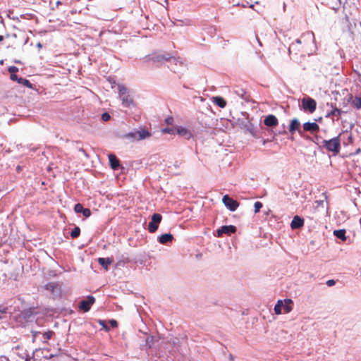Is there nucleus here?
<instances>
[{
	"instance_id": "1",
	"label": "nucleus",
	"mask_w": 361,
	"mask_h": 361,
	"mask_svg": "<svg viewBox=\"0 0 361 361\" xmlns=\"http://www.w3.org/2000/svg\"><path fill=\"white\" fill-rule=\"evenodd\" d=\"M340 135L330 140H323L322 142V147L328 152H331L335 155L338 154L341 150Z\"/></svg>"
},
{
	"instance_id": "2",
	"label": "nucleus",
	"mask_w": 361,
	"mask_h": 361,
	"mask_svg": "<svg viewBox=\"0 0 361 361\" xmlns=\"http://www.w3.org/2000/svg\"><path fill=\"white\" fill-rule=\"evenodd\" d=\"M151 136V133L145 128H140L134 132H130L124 135L126 138L130 139L131 141H140Z\"/></svg>"
},
{
	"instance_id": "3",
	"label": "nucleus",
	"mask_w": 361,
	"mask_h": 361,
	"mask_svg": "<svg viewBox=\"0 0 361 361\" xmlns=\"http://www.w3.org/2000/svg\"><path fill=\"white\" fill-rule=\"evenodd\" d=\"M118 94L119 97L122 100V104L126 107H130L134 106L135 103L132 97L128 94V90L123 85H118Z\"/></svg>"
},
{
	"instance_id": "4",
	"label": "nucleus",
	"mask_w": 361,
	"mask_h": 361,
	"mask_svg": "<svg viewBox=\"0 0 361 361\" xmlns=\"http://www.w3.org/2000/svg\"><path fill=\"white\" fill-rule=\"evenodd\" d=\"M172 58V56L169 54H162L160 53H154L151 55H149L146 57L147 61H152L154 63H162L164 61H169Z\"/></svg>"
},
{
	"instance_id": "5",
	"label": "nucleus",
	"mask_w": 361,
	"mask_h": 361,
	"mask_svg": "<svg viewBox=\"0 0 361 361\" xmlns=\"http://www.w3.org/2000/svg\"><path fill=\"white\" fill-rule=\"evenodd\" d=\"M302 106L305 111L313 113L316 110L317 102L314 99L307 97L302 99Z\"/></svg>"
},
{
	"instance_id": "6",
	"label": "nucleus",
	"mask_w": 361,
	"mask_h": 361,
	"mask_svg": "<svg viewBox=\"0 0 361 361\" xmlns=\"http://www.w3.org/2000/svg\"><path fill=\"white\" fill-rule=\"evenodd\" d=\"M162 216L160 214L155 213L152 216V220L148 224V231L150 233L157 231L159 227V224L161 221Z\"/></svg>"
},
{
	"instance_id": "7",
	"label": "nucleus",
	"mask_w": 361,
	"mask_h": 361,
	"mask_svg": "<svg viewBox=\"0 0 361 361\" xmlns=\"http://www.w3.org/2000/svg\"><path fill=\"white\" fill-rule=\"evenodd\" d=\"M95 302L94 297L88 295L85 300H82L79 302V308L84 312H88L91 306Z\"/></svg>"
},
{
	"instance_id": "8",
	"label": "nucleus",
	"mask_w": 361,
	"mask_h": 361,
	"mask_svg": "<svg viewBox=\"0 0 361 361\" xmlns=\"http://www.w3.org/2000/svg\"><path fill=\"white\" fill-rule=\"evenodd\" d=\"M222 201H223L224 204L231 211H235L239 206V203L236 200H234L233 198L230 197L227 195H226L223 197Z\"/></svg>"
},
{
	"instance_id": "9",
	"label": "nucleus",
	"mask_w": 361,
	"mask_h": 361,
	"mask_svg": "<svg viewBox=\"0 0 361 361\" xmlns=\"http://www.w3.org/2000/svg\"><path fill=\"white\" fill-rule=\"evenodd\" d=\"M236 232V227L233 225L223 226L216 231L217 236L221 237L223 234L231 235Z\"/></svg>"
},
{
	"instance_id": "10",
	"label": "nucleus",
	"mask_w": 361,
	"mask_h": 361,
	"mask_svg": "<svg viewBox=\"0 0 361 361\" xmlns=\"http://www.w3.org/2000/svg\"><path fill=\"white\" fill-rule=\"evenodd\" d=\"M303 129L305 131H307L311 133H314L319 130V126L315 122H306L303 124Z\"/></svg>"
},
{
	"instance_id": "11",
	"label": "nucleus",
	"mask_w": 361,
	"mask_h": 361,
	"mask_svg": "<svg viewBox=\"0 0 361 361\" xmlns=\"http://www.w3.org/2000/svg\"><path fill=\"white\" fill-rule=\"evenodd\" d=\"M15 350L16 355L20 358L19 360L17 359L16 361H30L31 358L27 357L25 350H24L23 348L18 345L15 348Z\"/></svg>"
},
{
	"instance_id": "12",
	"label": "nucleus",
	"mask_w": 361,
	"mask_h": 361,
	"mask_svg": "<svg viewBox=\"0 0 361 361\" xmlns=\"http://www.w3.org/2000/svg\"><path fill=\"white\" fill-rule=\"evenodd\" d=\"M305 221L299 216H295L290 223L292 229L300 228L304 226Z\"/></svg>"
},
{
	"instance_id": "13",
	"label": "nucleus",
	"mask_w": 361,
	"mask_h": 361,
	"mask_svg": "<svg viewBox=\"0 0 361 361\" xmlns=\"http://www.w3.org/2000/svg\"><path fill=\"white\" fill-rule=\"evenodd\" d=\"M264 123L265 126L269 127H275L278 125L279 121L274 115L270 114L265 118Z\"/></svg>"
},
{
	"instance_id": "14",
	"label": "nucleus",
	"mask_w": 361,
	"mask_h": 361,
	"mask_svg": "<svg viewBox=\"0 0 361 361\" xmlns=\"http://www.w3.org/2000/svg\"><path fill=\"white\" fill-rule=\"evenodd\" d=\"M300 124L298 119L294 118V119L291 120L290 126H289V129H288L289 132L293 135L297 130V131H298V133L300 135H302V132L300 129Z\"/></svg>"
},
{
	"instance_id": "15",
	"label": "nucleus",
	"mask_w": 361,
	"mask_h": 361,
	"mask_svg": "<svg viewBox=\"0 0 361 361\" xmlns=\"http://www.w3.org/2000/svg\"><path fill=\"white\" fill-rule=\"evenodd\" d=\"M109 164H110V166L112 169L116 170L118 169V167L120 166V162H119V160L116 157V155H114L113 154H110L109 155Z\"/></svg>"
},
{
	"instance_id": "16",
	"label": "nucleus",
	"mask_w": 361,
	"mask_h": 361,
	"mask_svg": "<svg viewBox=\"0 0 361 361\" xmlns=\"http://www.w3.org/2000/svg\"><path fill=\"white\" fill-rule=\"evenodd\" d=\"M173 240V235L171 233H165L160 235L158 238V241L161 244H166L167 243L172 242Z\"/></svg>"
},
{
	"instance_id": "17",
	"label": "nucleus",
	"mask_w": 361,
	"mask_h": 361,
	"mask_svg": "<svg viewBox=\"0 0 361 361\" xmlns=\"http://www.w3.org/2000/svg\"><path fill=\"white\" fill-rule=\"evenodd\" d=\"M342 113L343 111L341 109L335 107L326 114V117L333 118L334 116H336L337 119H338L341 117Z\"/></svg>"
},
{
	"instance_id": "18",
	"label": "nucleus",
	"mask_w": 361,
	"mask_h": 361,
	"mask_svg": "<svg viewBox=\"0 0 361 361\" xmlns=\"http://www.w3.org/2000/svg\"><path fill=\"white\" fill-rule=\"evenodd\" d=\"M112 259H111L110 258L100 257L98 259L99 264L106 270L108 269L109 265H110L112 263Z\"/></svg>"
},
{
	"instance_id": "19",
	"label": "nucleus",
	"mask_w": 361,
	"mask_h": 361,
	"mask_svg": "<svg viewBox=\"0 0 361 361\" xmlns=\"http://www.w3.org/2000/svg\"><path fill=\"white\" fill-rule=\"evenodd\" d=\"M213 102L220 108H224L226 106V101L221 97H213Z\"/></svg>"
},
{
	"instance_id": "20",
	"label": "nucleus",
	"mask_w": 361,
	"mask_h": 361,
	"mask_svg": "<svg viewBox=\"0 0 361 361\" xmlns=\"http://www.w3.org/2000/svg\"><path fill=\"white\" fill-rule=\"evenodd\" d=\"M345 233V229L335 230L334 231V235L343 241H345L346 240Z\"/></svg>"
},
{
	"instance_id": "21",
	"label": "nucleus",
	"mask_w": 361,
	"mask_h": 361,
	"mask_svg": "<svg viewBox=\"0 0 361 361\" xmlns=\"http://www.w3.org/2000/svg\"><path fill=\"white\" fill-rule=\"evenodd\" d=\"M55 336V332L51 330H49L42 334V336L44 339V343H47L48 340L52 338Z\"/></svg>"
},
{
	"instance_id": "22",
	"label": "nucleus",
	"mask_w": 361,
	"mask_h": 361,
	"mask_svg": "<svg viewBox=\"0 0 361 361\" xmlns=\"http://www.w3.org/2000/svg\"><path fill=\"white\" fill-rule=\"evenodd\" d=\"M18 83L22 84L24 86L29 87L30 89H33V86H32V83L30 82V80H28L25 78H20L18 80Z\"/></svg>"
},
{
	"instance_id": "23",
	"label": "nucleus",
	"mask_w": 361,
	"mask_h": 361,
	"mask_svg": "<svg viewBox=\"0 0 361 361\" xmlns=\"http://www.w3.org/2000/svg\"><path fill=\"white\" fill-rule=\"evenodd\" d=\"M178 133L182 136L190 137L191 136V133L185 128H181L178 129Z\"/></svg>"
},
{
	"instance_id": "24",
	"label": "nucleus",
	"mask_w": 361,
	"mask_h": 361,
	"mask_svg": "<svg viewBox=\"0 0 361 361\" xmlns=\"http://www.w3.org/2000/svg\"><path fill=\"white\" fill-rule=\"evenodd\" d=\"M286 305H283V308L286 313L290 312L292 310V307L290 305L292 303V300L290 299H286L284 300Z\"/></svg>"
},
{
	"instance_id": "25",
	"label": "nucleus",
	"mask_w": 361,
	"mask_h": 361,
	"mask_svg": "<svg viewBox=\"0 0 361 361\" xmlns=\"http://www.w3.org/2000/svg\"><path fill=\"white\" fill-rule=\"evenodd\" d=\"M283 306V301L279 300L274 307V312L276 314L281 313V308Z\"/></svg>"
},
{
	"instance_id": "26",
	"label": "nucleus",
	"mask_w": 361,
	"mask_h": 361,
	"mask_svg": "<svg viewBox=\"0 0 361 361\" xmlns=\"http://www.w3.org/2000/svg\"><path fill=\"white\" fill-rule=\"evenodd\" d=\"M80 234V229L79 227L76 226L75 227L72 231L71 232V236L73 238H78Z\"/></svg>"
},
{
	"instance_id": "27",
	"label": "nucleus",
	"mask_w": 361,
	"mask_h": 361,
	"mask_svg": "<svg viewBox=\"0 0 361 361\" xmlns=\"http://www.w3.org/2000/svg\"><path fill=\"white\" fill-rule=\"evenodd\" d=\"M352 104L357 109L361 108V97H355V99L352 102Z\"/></svg>"
},
{
	"instance_id": "28",
	"label": "nucleus",
	"mask_w": 361,
	"mask_h": 361,
	"mask_svg": "<svg viewBox=\"0 0 361 361\" xmlns=\"http://www.w3.org/2000/svg\"><path fill=\"white\" fill-rule=\"evenodd\" d=\"M84 209L85 208H83L82 205L80 203L76 204L74 207V211L75 213H82Z\"/></svg>"
},
{
	"instance_id": "29",
	"label": "nucleus",
	"mask_w": 361,
	"mask_h": 361,
	"mask_svg": "<svg viewBox=\"0 0 361 361\" xmlns=\"http://www.w3.org/2000/svg\"><path fill=\"white\" fill-rule=\"evenodd\" d=\"M262 204L260 202H256L254 204L255 207V213H258L260 211V209L262 207Z\"/></svg>"
},
{
	"instance_id": "30",
	"label": "nucleus",
	"mask_w": 361,
	"mask_h": 361,
	"mask_svg": "<svg viewBox=\"0 0 361 361\" xmlns=\"http://www.w3.org/2000/svg\"><path fill=\"white\" fill-rule=\"evenodd\" d=\"M82 213L83 216H84L85 217H86V218H87V217L90 216V215H91V214H92V212H91L90 209H88V208H85V209H83V212H82Z\"/></svg>"
},
{
	"instance_id": "31",
	"label": "nucleus",
	"mask_w": 361,
	"mask_h": 361,
	"mask_svg": "<svg viewBox=\"0 0 361 361\" xmlns=\"http://www.w3.org/2000/svg\"><path fill=\"white\" fill-rule=\"evenodd\" d=\"M18 71V68L16 66H10L8 68V72L11 74H14L15 73Z\"/></svg>"
},
{
	"instance_id": "32",
	"label": "nucleus",
	"mask_w": 361,
	"mask_h": 361,
	"mask_svg": "<svg viewBox=\"0 0 361 361\" xmlns=\"http://www.w3.org/2000/svg\"><path fill=\"white\" fill-rule=\"evenodd\" d=\"M111 116L108 113H104L102 115V119L104 121H108L110 119Z\"/></svg>"
},
{
	"instance_id": "33",
	"label": "nucleus",
	"mask_w": 361,
	"mask_h": 361,
	"mask_svg": "<svg viewBox=\"0 0 361 361\" xmlns=\"http://www.w3.org/2000/svg\"><path fill=\"white\" fill-rule=\"evenodd\" d=\"M109 324H110L111 326L113 328H116L118 326V322L114 319L110 320Z\"/></svg>"
},
{
	"instance_id": "34",
	"label": "nucleus",
	"mask_w": 361,
	"mask_h": 361,
	"mask_svg": "<svg viewBox=\"0 0 361 361\" xmlns=\"http://www.w3.org/2000/svg\"><path fill=\"white\" fill-rule=\"evenodd\" d=\"M235 93L238 95H239L240 97H241L242 98H244V94H245V92L243 90H240V91H239V92L238 90H236Z\"/></svg>"
},
{
	"instance_id": "35",
	"label": "nucleus",
	"mask_w": 361,
	"mask_h": 361,
	"mask_svg": "<svg viewBox=\"0 0 361 361\" xmlns=\"http://www.w3.org/2000/svg\"><path fill=\"white\" fill-rule=\"evenodd\" d=\"M20 78L18 77L17 75H16L15 73L14 74H11V79L13 81H17L18 82V80H19Z\"/></svg>"
},
{
	"instance_id": "36",
	"label": "nucleus",
	"mask_w": 361,
	"mask_h": 361,
	"mask_svg": "<svg viewBox=\"0 0 361 361\" xmlns=\"http://www.w3.org/2000/svg\"><path fill=\"white\" fill-rule=\"evenodd\" d=\"M335 283H336V282H335V281H334V280H333V279H330V280H328V281H326V285H327L328 286H334Z\"/></svg>"
},
{
	"instance_id": "37",
	"label": "nucleus",
	"mask_w": 361,
	"mask_h": 361,
	"mask_svg": "<svg viewBox=\"0 0 361 361\" xmlns=\"http://www.w3.org/2000/svg\"><path fill=\"white\" fill-rule=\"evenodd\" d=\"M172 121H173V118H172L171 117L167 118L166 119V122L168 124H171V122H172Z\"/></svg>"
},
{
	"instance_id": "38",
	"label": "nucleus",
	"mask_w": 361,
	"mask_h": 361,
	"mask_svg": "<svg viewBox=\"0 0 361 361\" xmlns=\"http://www.w3.org/2000/svg\"><path fill=\"white\" fill-rule=\"evenodd\" d=\"M53 288H54V286L52 284H51V283L46 285V288L47 289H51Z\"/></svg>"
},
{
	"instance_id": "39",
	"label": "nucleus",
	"mask_w": 361,
	"mask_h": 361,
	"mask_svg": "<svg viewBox=\"0 0 361 361\" xmlns=\"http://www.w3.org/2000/svg\"><path fill=\"white\" fill-rule=\"evenodd\" d=\"M171 131H172V130L169 129V128H166V129L163 130L164 133H171Z\"/></svg>"
},
{
	"instance_id": "40",
	"label": "nucleus",
	"mask_w": 361,
	"mask_h": 361,
	"mask_svg": "<svg viewBox=\"0 0 361 361\" xmlns=\"http://www.w3.org/2000/svg\"><path fill=\"white\" fill-rule=\"evenodd\" d=\"M37 47L40 49L42 47V44L40 43V42H38L37 44Z\"/></svg>"
},
{
	"instance_id": "41",
	"label": "nucleus",
	"mask_w": 361,
	"mask_h": 361,
	"mask_svg": "<svg viewBox=\"0 0 361 361\" xmlns=\"http://www.w3.org/2000/svg\"><path fill=\"white\" fill-rule=\"evenodd\" d=\"M38 334H40V332H37V331L33 332V336H34V337L37 336V335Z\"/></svg>"
},
{
	"instance_id": "42",
	"label": "nucleus",
	"mask_w": 361,
	"mask_h": 361,
	"mask_svg": "<svg viewBox=\"0 0 361 361\" xmlns=\"http://www.w3.org/2000/svg\"><path fill=\"white\" fill-rule=\"evenodd\" d=\"M4 40V36L2 35H0V42L3 41Z\"/></svg>"
}]
</instances>
